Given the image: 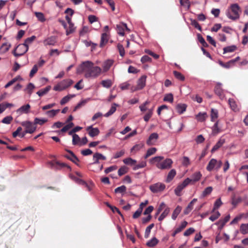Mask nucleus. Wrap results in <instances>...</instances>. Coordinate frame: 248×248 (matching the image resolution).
<instances>
[{
	"instance_id": "13d9d810",
	"label": "nucleus",
	"mask_w": 248,
	"mask_h": 248,
	"mask_svg": "<svg viewBox=\"0 0 248 248\" xmlns=\"http://www.w3.org/2000/svg\"><path fill=\"white\" fill-rule=\"evenodd\" d=\"M117 47L120 56L124 57L125 55V51L123 45L120 44H118L117 45Z\"/></svg>"
},
{
	"instance_id": "a878e982",
	"label": "nucleus",
	"mask_w": 248,
	"mask_h": 248,
	"mask_svg": "<svg viewBox=\"0 0 248 248\" xmlns=\"http://www.w3.org/2000/svg\"><path fill=\"white\" fill-rule=\"evenodd\" d=\"M114 61L112 60H108L105 61L103 64V71L104 72H107L113 64Z\"/></svg>"
},
{
	"instance_id": "c756f323",
	"label": "nucleus",
	"mask_w": 248,
	"mask_h": 248,
	"mask_svg": "<svg viewBox=\"0 0 248 248\" xmlns=\"http://www.w3.org/2000/svg\"><path fill=\"white\" fill-rule=\"evenodd\" d=\"M75 94H68L63 97L60 101V104L63 105L67 103L71 98L75 97Z\"/></svg>"
},
{
	"instance_id": "37998d69",
	"label": "nucleus",
	"mask_w": 248,
	"mask_h": 248,
	"mask_svg": "<svg viewBox=\"0 0 248 248\" xmlns=\"http://www.w3.org/2000/svg\"><path fill=\"white\" fill-rule=\"evenodd\" d=\"M218 117V111L217 109H211V119L212 121H215Z\"/></svg>"
},
{
	"instance_id": "de8ad7c7",
	"label": "nucleus",
	"mask_w": 248,
	"mask_h": 248,
	"mask_svg": "<svg viewBox=\"0 0 248 248\" xmlns=\"http://www.w3.org/2000/svg\"><path fill=\"white\" fill-rule=\"evenodd\" d=\"M146 166V162L145 161H142L140 162L139 164L135 165V166L133 167V169L134 170H137L139 169L143 168L145 167Z\"/></svg>"
},
{
	"instance_id": "dca6fc26",
	"label": "nucleus",
	"mask_w": 248,
	"mask_h": 248,
	"mask_svg": "<svg viewBox=\"0 0 248 248\" xmlns=\"http://www.w3.org/2000/svg\"><path fill=\"white\" fill-rule=\"evenodd\" d=\"M31 108V106L29 104L23 105L17 109L16 112L20 115L22 113L27 114L29 112Z\"/></svg>"
},
{
	"instance_id": "864d4df0",
	"label": "nucleus",
	"mask_w": 248,
	"mask_h": 248,
	"mask_svg": "<svg viewBox=\"0 0 248 248\" xmlns=\"http://www.w3.org/2000/svg\"><path fill=\"white\" fill-rule=\"evenodd\" d=\"M80 140V139L79 136L76 134H74L73 135V140H72V143L73 145L78 144Z\"/></svg>"
},
{
	"instance_id": "3c124183",
	"label": "nucleus",
	"mask_w": 248,
	"mask_h": 248,
	"mask_svg": "<svg viewBox=\"0 0 248 248\" xmlns=\"http://www.w3.org/2000/svg\"><path fill=\"white\" fill-rule=\"evenodd\" d=\"M35 38L36 37L35 36H32L30 37H29L25 40L24 43L23 44L26 46H29V45L31 44L35 40Z\"/></svg>"
},
{
	"instance_id": "6e6d98bb",
	"label": "nucleus",
	"mask_w": 248,
	"mask_h": 248,
	"mask_svg": "<svg viewBox=\"0 0 248 248\" xmlns=\"http://www.w3.org/2000/svg\"><path fill=\"white\" fill-rule=\"evenodd\" d=\"M13 118L11 116H8L4 117L1 121V122L5 124H10L12 121Z\"/></svg>"
},
{
	"instance_id": "393cba45",
	"label": "nucleus",
	"mask_w": 248,
	"mask_h": 248,
	"mask_svg": "<svg viewBox=\"0 0 248 248\" xmlns=\"http://www.w3.org/2000/svg\"><path fill=\"white\" fill-rule=\"evenodd\" d=\"M207 117L206 112H200L195 116V118L198 121L202 122L205 121Z\"/></svg>"
},
{
	"instance_id": "774afa93",
	"label": "nucleus",
	"mask_w": 248,
	"mask_h": 248,
	"mask_svg": "<svg viewBox=\"0 0 248 248\" xmlns=\"http://www.w3.org/2000/svg\"><path fill=\"white\" fill-rule=\"evenodd\" d=\"M34 88V85L32 83H30L28 84L26 90L28 91V93L31 94Z\"/></svg>"
},
{
	"instance_id": "72a5a7b5",
	"label": "nucleus",
	"mask_w": 248,
	"mask_h": 248,
	"mask_svg": "<svg viewBox=\"0 0 248 248\" xmlns=\"http://www.w3.org/2000/svg\"><path fill=\"white\" fill-rule=\"evenodd\" d=\"M163 101L165 102H168L172 103L173 101V95L171 93L166 94L163 98Z\"/></svg>"
},
{
	"instance_id": "680f3d73",
	"label": "nucleus",
	"mask_w": 248,
	"mask_h": 248,
	"mask_svg": "<svg viewBox=\"0 0 248 248\" xmlns=\"http://www.w3.org/2000/svg\"><path fill=\"white\" fill-rule=\"evenodd\" d=\"M212 190H213V188L211 186H208V187H206L204 190V191L202 192V196L205 197L207 195L210 194L211 193V192L212 191Z\"/></svg>"
},
{
	"instance_id": "1a4fd4ad",
	"label": "nucleus",
	"mask_w": 248,
	"mask_h": 248,
	"mask_svg": "<svg viewBox=\"0 0 248 248\" xmlns=\"http://www.w3.org/2000/svg\"><path fill=\"white\" fill-rule=\"evenodd\" d=\"M172 163L171 159L167 158L161 161V164L157 165V168L160 170L169 169L171 167Z\"/></svg>"
},
{
	"instance_id": "473e14b6",
	"label": "nucleus",
	"mask_w": 248,
	"mask_h": 248,
	"mask_svg": "<svg viewBox=\"0 0 248 248\" xmlns=\"http://www.w3.org/2000/svg\"><path fill=\"white\" fill-rule=\"evenodd\" d=\"M116 106H117V105L116 103H113L109 109V110L105 114H104V116L106 117H108L109 116L113 114L116 110Z\"/></svg>"
},
{
	"instance_id": "e2e57ef3",
	"label": "nucleus",
	"mask_w": 248,
	"mask_h": 248,
	"mask_svg": "<svg viewBox=\"0 0 248 248\" xmlns=\"http://www.w3.org/2000/svg\"><path fill=\"white\" fill-rule=\"evenodd\" d=\"M199 41L202 44L203 46L207 47L208 46L207 43L205 42L204 39L202 36L201 35L199 34L198 35Z\"/></svg>"
},
{
	"instance_id": "aec40b11",
	"label": "nucleus",
	"mask_w": 248,
	"mask_h": 248,
	"mask_svg": "<svg viewBox=\"0 0 248 248\" xmlns=\"http://www.w3.org/2000/svg\"><path fill=\"white\" fill-rule=\"evenodd\" d=\"M56 42V37L54 36H51L45 39L43 43L45 46H54Z\"/></svg>"
},
{
	"instance_id": "4be33fe9",
	"label": "nucleus",
	"mask_w": 248,
	"mask_h": 248,
	"mask_svg": "<svg viewBox=\"0 0 248 248\" xmlns=\"http://www.w3.org/2000/svg\"><path fill=\"white\" fill-rule=\"evenodd\" d=\"M109 39V34L107 32L102 34L100 46L103 47L108 42Z\"/></svg>"
},
{
	"instance_id": "f704fd0d",
	"label": "nucleus",
	"mask_w": 248,
	"mask_h": 248,
	"mask_svg": "<svg viewBox=\"0 0 248 248\" xmlns=\"http://www.w3.org/2000/svg\"><path fill=\"white\" fill-rule=\"evenodd\" d=\"M156 151H157L156 148H155V147H152V148H149V149H148L147 153H146L145 155L144 156V158L145 159L147 158L150 156L155 154V152H156Z\"/></svg>"
},
{
	"instance_id": "0e129e2a",
	"label": "nucleus",
	"mask_w": 248,
	"mask_h": 248,
	"mask_svg": "<svg viewBox=\"0 0 248 248\" xmlns=\"http://www.w3.org/2000/svg\"><path fill=\"white\" fill-rule=\"evenodd\" d=\"M181 6L187 7V9H189L190 7V4L189 0H179Z\"/></svg>"
},
{
	"instance_id": "f03ea898",
	"label": "nucleus",
	"mask_w": 248,
	"mask_h": 248,
	"mask_svg": "<svg viewBox=\"0 0 248 248\" xmlns=\"http://www.w3.org/2000/svg\"><path fill=\"white\" fill-rule=\"evenodd\" d=\"M74 83L71 79H64L54 87L53 90L56 91H62L65 90Z\"/></svg>"
},
{
	"instance_id": "c03bdc74",
	"label": "nucleus",
	"mask_w": 248,
	"mask_h": 248,
	"mask_svg": "<svg viewBox=\"0 0 248 248\" xmlns=\"http://www.w3.org/2000/svg\"><path fill=\"white\" fill-rule=\"evenodd\" d=\"M173 75L174 77L181 81H184L185 80V77L180 73L176 71H173Z\"/></svg>"
},
{
	"instance_id": "7ed1b4c3",
	"label": "nucleus",
	"mask_w": 248,
	"mask_h": 248,
	"mask_svg": "<svg viewBox=\"0 0 248 248\" xmlns=\"http://www.w3.org/2000/svg\"><path fill=\"white\" fill-rule=\"evenodd\" d=\"M230 8L233 15H231L230 13L227 14V16L233 20L238 19L240 17V13H241L240 7L237 3L232 4L231 5Z\"/></svg>"
},
{
	"instance_id": "4d7b16f0",
	"label": "nucleus",
	"mask_w": 248,
	"mask_h": 248,
	"mask_svg": "<svg viewBox=\"0 0 248 248\" xmlns=\"http://www.w3.org/2000/svg\"><path fill=\"white\" fill-rule=\"evenodd\" d=\"M240 231L243 234L248 233V224H242L240 227Z\"/></svg>"
},
{
	"instance_id": "0eeeda50",
	"label": "nucleus",
	"mask_w": 248,
	"mask_h": 248,
	"mask_svg": "<svg viewBox=\"0 0 248 248\" xmlns=\"http://www.w3.org/2000/svg\"><path fill=\"white\" fill-rule=\"evenodd\" d=\"M190 182L191 180L189 178H187L182 183L179 184L175 189V194L178 196H181V193L182 190L184 189Z\"/></svg>"
},
{
	"instance_id": "338daca9",
	"label": "nucleus",
	"mask_w": 248,
	"mask_h": 248,
	"mask_svg": "<svg viewBox=\"0 0 248 248\" xmlns=\"http://www.w3.org/2000/svg\"><path fill=\"white\" fill-rule=\"evenodd\" d=\"M38 65L37 64H35L32 69L31 70L30 73V77L31 78H32L34 76L35 74H36L38 71Z\"/></svg>"
},
{
	"instance_id": "58836bf2",
	"label": "nucleus",
	"mask_w": 248,
	"mask_h": 248,
	"mask_svg": "<svg viewBox=\"0 0 248 248\" xmlns=\"http://www.w3.org/2000/svg\"><path fill=\"white\" fill-rule=\"evenodd\" d=\"M69 27L67 28L66 27V35H68L72 33H73L75 31V28L74 27V24L73 23L68 24Z\"/></svg>"
},
{
	"instance_id": "ddd939ff",
	"label": "nucleus",
	"mask_w": 248,
	"mask_h": 248,
	"mask_svg": "<svg viewBox=\"0 0 248 248\" xmlns=\"http://www.w3.org/2000/svg\"><path fill=\"white\" fill-rule=\"evenodd\" d=\"M197 202V199H193L186 207L184 211V214L185 215H188L193 209L194 206Z\"/></svg>"
},
{
	"instance_id": "9b49d317",
	"label": "nucleus",
	"mask_w": 248,
	"mask_h": 248,
	"mask_svg": "<svg viewBox=\"0 0 248 248\" xmlns=\"http://www.w3.org/2000/svg\"><path fill=\"white\" fill-rule=\"evenodd\" d=\"M158 138L159 136L157 133H152L147 140L146 144L149 146L155 145Z\"/></svg>"
},
{
	"instance_id": "c85d7f7f",
	"label": "nucleus",
	"mask_w": 248,
	"mask_h": 248,
	"mask_svg": "<svg viewBox=\"0 0 248 248\" xmlns=\"http://www.w3.org/2000/svg\"><path fill=\"white\" fill-rule=\"evenodd\" d=\"M176 174V171L174 169L171 170L168 174L167 175V178L166 179V182L169 183L175 177Z\"/></svg>"
},
{
	"instance_id": "6e6552de",
	"label": "nucleus",
	"mask_w": 248,
	"mask_h": 248,
	"mask_svg": "<svg viewBox=\"0 0 248 248\" xmlns=\"http://www.w3.org/2000/svg\"><path fill=\"white\" fill-rule=\"evenodd\" d=\"M166 187L165 184L157 183L150 186V189L153 193H157L163 191Z\"/></svg>"
},
{
	"instance_id": "5701e85b",
	"label": "nucleus",
	"mask_w": 248,
	"mask_h": 248,
	"mask_svg": "<svg viewBox=\"0 0 248 248\" xmlns=\"http://www.w3.org/2000/svg\"><path fill=\"white\" fill-rule=\"evenodd\" d=\"M164 159V157L161 156H157L153 157L150 160V163L152 164H155L157 168V165L161 164L162 160Z\"/></svg>"
},
{
	"instance_id": "4468645a",
	"label": "nucleus",
	"mask_w": 248,
	"mask_h": 248,
	"mask_svg": "<svg viewBox=\"0 0 248 248\" xmlns=\"http://www.w3.org/2000/svg\"><path fill=\"white\" fill-rule=\"evenodd\" d=\"M51 165L56 169H61L64 168H66L70 171L71 170V167L67 164L64 163H61L59 161H56L54 163H51Z\"/></svg>"
},
{
	"instance_id": "412c9836",
	"label": "nucleus",
	"mask_w": 248,
	"mask_h": 248,
	"mask_svg": "<svg viewBox=\"0 0 248 248\" xmlns=\"http://www.w3.org/2000/svg\"><path fill=\"white\" fill-rule=\"evenodd\" d=\"M106 159V157L102 154L96 153L93 155V160H94L93 164H98L99 160H105Z\"/></svg>"
},
{
	"instance_id": "2f4dec72",
	"label": "nucleus",
	"mask_w": 248,
	"mask_h": 248,
	"mask_svg": "<svg viewBox=\"0 0 248 248\" xmlns=\"http://www.w3.org/2000/svg\"><path fill=\"white\" fill-rule=\"evenodd\" d=\"M202 174L200 172H196L192 174L191 176V179H190L191 182H197L202 177Z\"/></svg>"
},
{
	"instance_id": "69168bd1",
	"label": "nucleus",
	"mask_w": 248,
	"mask_h": 248,
	"mask_svg": "<svg viewBox=\"0 0 248 248\" xmlns=\"http://www.w3.org/2000/svg\"><path fill=\"white\" fill-rule=\"evenodd\" d=\"M187 224V222L186 221H184L176 229L179 232H180L186 226Z\"/></svg>"
},
{
	"instance_id": "6ab92c4d",
	"label": "nucleus",
	"mask_w": 248,
	"mask_h": 248,
	"mask_svg": "<svg viewBox=\"0 0 248 248\" xmlns=\"http://www.w3.org/2000/svg\"><path fill=\"white\" fill-rule=\"evenodd\" d=\"M87 130L88 131L89 136L91 137L96 136L100 133L99 130L98 128H93L92 126L88 127Z\"/></svg>"
},
{
	"instance_id": "2eb2a0df",
	"label": "nucleus",
	"mask_w": 248,
	"mask_h": 248,
	"mask_svg": "<svg viewBox=\"0 0 248 248\" xmlns=\"http://www.w3.org/2000/svg\"><path fill=\"white\" fill-rule=\"evenodd\" d=\"M66 151L69 153V155H65L64 156L71 160L72 162L74 163L75 164L78 165L77 162H79V159L77 157V156L74 154V153L70 150H66Z\"/></svg>"
},
{
	"instance_id": "bf43d9fd",
	"label": "nucleus",
	"mask_w": 248,
	"mask_h": 248,
	"mask_svg": "<svg viewBox=\"0 0 248 248\" xmlns=\"http://www.w3.org/2000/svg\"><path fill=\"white\" fill-rule=\"evenodd\" d=\"M181 210L182 207L178 205L174 210L172 213V217H177L179 214V213L181 212Z\"/></svg>"
},
{
	"instance_id": "bb28decb",
	"label": "nucleus",
	"mask_w": 248,
	"mask_h": 248,
	"mask_svg": "<svg viewBox=\"0 0 248 248\" xmlns=\"http://www.w3.org/2000/svg\"><path fill=\"white\" fill-rule=\"evenodd\" d=\"M225 142L224 139H220L217 142L211 150V152L213 153L217 150L220 147H221Z\"/></svg>"
},
{
	"instance_id": "c9c22d12",
	"label": "nucleus",
	"mask_w": 248,
	"mask_h": 248,
	"mask_svg": "<svg viewBox=\"0 0 248 248\" xmlns=\"http://www.w3.org/2000/svg\"><path fill=\"white\" fill-rule=\"evenodd\" d=\"M158 242V240L155 237H154L148 241L146 243V245L149 247H153L156 245Z\"/></svg>"
},
{
	"instance_id": "cd10ccee",
	"label": "nucleus",
	"mask_w": 248,
	"mask_h": 248,
	"mask_svg": "<svg viewBox=\"0 0 248 248\" xmlns=\"http://www.w3.org/2000/svg\"><path fill=\"white\" fill-rule=\"evenodd\" d=\"M187 108V105L185 104H178L176 106V109L177 112L180 114H183L186 110Z\"/></svg>"
},
{
	"instance_id": "49530a36",
	"label": "nucleus",
	"mask_w": 248,
	"mask_h": 248,
	"mask_svg": "<svg viewBox=\"0 0 248 248\" xmlns=\"http://www.w3.org/2000/svg\"><path fill=\"white\" fill-rule=\"evenodd\" d=\"M47 121V119H39L38 118H35L34 120V124H38L39 125H43Z\"/></svg>"
},
{
	"instance_id": "603ef678",
	"label": "nucleus",
	"mask_w": 248,
	"mask_h": 248,
	"mask_svg": "<svg viewBox=\"0 0 248 248\" xmlns=\"http://www.w3.org/2000/svg\"><path fill=\"white\" fill-rule=\"evenodd\" d=\"M153 115V110L149 109L148 112L143 117L144 120L147 122L149 121V119L151 118Z\"/></svg>"
},
{
	"instance_id": "8fccbe9b",
	"label": "nucleus",
	"mask_w": 248,
	"mask_h": 248,
	"mask_svg": "<svg viewBox=\"0 0 248 248\" xmlns=\"http://www.w3.org/2000/svg\"><path fill=\"white\" fill-rule=\"evenodd\" d=\"M126 190V187L125 186H121L117 187L116 189H115V193H123L125 192Z\"/></svg>"
},
{
	"instance_id": "b1692460",
	"label": "nucleus",
	"mask_w": 248,
	"mask_h": 248,
	"mask_svg": "<svg viewBox=\"0 0 248 248\" xmlns=\"http://www.w3.org/2000/svg\"><path fill=\"white\" fill-rule=\"evenodd\" d=\"M217 164V160L216 159L214 158L211 159L206 167V170L209 171H211L214 169H215Z\"/></svg>"
},
{
	"instance_id": "052dcab7",
	"label": "nucleus",
	"mask_w": 248,
	"mask_h": 248,
	"mask_svg": "<svg viewBox=\"0 0 248 248\" xmlns=\"http://www.w3.org/2000/svg\"><path fill=\"white\" fill-rule=\"evenodd\" d=\"M154 207L153 206H149L144 211V215H148L147 217H151L150 214L153 211Z\"/></svg>"
},
{
	"instance_id": "f8f14e48",
	"label": "nucleus",
	"mask_w": 248,
	"mask_h": 248,
	"mask_svg": "<svg viewBox=\"0 0 248 248\" xmlns=\"http://www.w3.org/2000/svg\"><path fill=\"white\" fill-rule=\"evenodd\" d=\"M221 86V84L220 83H217L215 87L214 91L215 93L218 95L220 99H223L225 95Z\"/></svg>"
},
{
	"instance_id": "a18cd8bd",
	"label": "nucleus",
	"mask_w": 248,
	"mask_h": 248,
	"mask_svg": "<svg viewBox=\"0 0 248 248\" xmlns=\"http://www.w3.org/2000/svg\"><path fill=\"white\" fill-rule=\"evenodd\" d=\"M60 111V109H52L50 110L47 111L46 113L47 115H48L50 117H54Z\"/></svg>"
},
{
	"instance_id": "09e8293b",
	"label": "nucleus",
	"mask_w": 248,
	"mask_h": 248,
	"mask_svg": "<svg viewBox=\"0 0 248 248\" xmlns=\"http://www.w3.org/2000/svg\"><path fill=\"white\" fill-rule=\"evenodd\" d=\"M11 46L10 44H8L7 43L3 44L0 47V51L2 53H5L8 51Z\"/></svg>"
},
{
	"instance_id": "4c0bfd02",
	"label": "nucleus",
	"mask_w": 248,
	"mask_h": 248,
	"mask_svg": "<svg viewBox=\"0 0 248 248\" xmlns=\"http://www.w3.org/2000/svg\"><path fill=\"white\" fill-rule=\"evenodd\" d=\"M101 85L105 88H109L112 85V82L110 79L103 80L101 81Z\"/></svg>"
},
{
	"instance_id": "a211bd4d",
	"label": "nucleus",
	"mask_w": 248,
	"mask_h": 248,
	"mask_svg": "<svg viewBox=\"0 0 248 248\" xmlns=\"http://www.w3.org/2000/svg\"><path fill=\"white\" fill-rule=\"evenodd\" d=\"M228 103L230 105V108L233 111L235 112L239 111L240 108L233 99L230 98L228 100Z\"/></svg>"
},
{
	"instance_id": "9d476101",
	"label": "nucleus",
	"mask_w": 248,
	"mask_h": 248,
	"mask_svg": "<svg viewBox=\"0 0 248 248\" xmlns=\"http://www.w3.org/2000/svg\"><path fill=\"white\" fill-rule=\"evenodd\" d=\"M116 30L117 33L121 36H124V31L126 30L128 32L130 31V30L127 27L126 24L124 23H121L117 25Z\"/></svg>"
},
{
	"instance_id": "20e7f679",
	"label": "nucleus",
	"mask_w": 248,
	"mask_h": 248,
	"mask_svg": "<svg viewBox=\"0 0 248 248\" xmlns=\"http://www.w3.org/2000/svg\"><path fill=\"white\" fill-rule=\"evenodd\" d=\"M29 49V46L22 44L18 45L14 49L13 54L16 57H19L24 55Z\"/></svg>"
},
{
	"instance_id": "7c9ffc66",
	"label": "nucleus",
	"mask_w": 248,
	"mask_h": 248,
	"mask_svg": "<svg viewBox=\"0 0 248 248\" xmlns=\"http://www.w3.org/2000/svg\"><path fill=\"white\" fill-rule=\"evenodd\" d=\"M51 87L50 86H48L46 87L45 88L41 89L38 91L36 93L40 96H42L45 94H46L50 90Z\"/></svg>"
},
{
	"instance_id": "5fc2aeb1",
	"label": "nucleus",
	"mask_w": 248,
	"mask_h": 248,
	"mask_svg": "<svg viewBox=\"0 0 248 248\" xmlns=\"http://www.w3.org/2000/svg\"><path fill=\"white\" fill-rule=\"evenodd\" d=\"M191 24L200 31H202V27L195 19H191Z\"/></svg>"
},
{
	"instance_id": "79ce46f5",
	"label": "nucleus",
	"mask_w": 248,
	"mask_h": 248,
	"mask_svg": "<svg viewBox=\"0 0 248 248\" xmlns=\"http://www.w3.org/2000/svg\"><path fill=\"white\" fill-rule=\"evenodd\" d=\"M35 16L37 18L38 20L42 22L46 21L44 15L41 12H35Z\"/></svg>"
},
{
	"instance_id": "a19ab883",
	"label": "nucleus",
	"mask_w": 248,
	"mask_h": 248,
	"mask_svg": "<svg viewBox=\"0 0 248 248\" xmlns=\"http://www.w3.org/2000/svg\"><path fill=\"white\" fill-rule=\"evenodd\" d=\"M128 168L126 166L121 167L118 171V173L119 176H122L128 172Z\"/></svg>"
},
{
	"instance_id": "ea45409f",
	"label": "nucleus",
	"mask_w": 248,
	"mask_h": 248,
	"mask_svg": "<svg viewBox=\"0 0 248 248\" xmlns=\"http://www.w3.org/2000/svg\"><path fill=\"white\" fill-rule=\"evenodd\" d=\"M236 49V46H231L223 48V53H226L228 52H232L234 51Z\"/></svg>"
},
{
	"instance_id": "e433bc0d",
	"label": "nucleus",
	"mask_w": 248,
	"mask_h": 248,
	"mask_svg": "<svg viewBox=\"0 0 248 248\" xmlns=\"http://www.w3.org/2000/svg\"><path fill=\"white\" fill-rule=\"evenodd\" d=\"M123 162L124 164L133 166L135 165L137 161L136 160L133 159L132 158L130 157L125 158L123 160Z\"/></svg>"
},
{
	"instance_id": "f257e3e1",
	"label": "nucleus",
	"mask_w": 248,
	"mask_h": 248,
	"mask_svg": "<svg viewBox=\"0 0 248 248\" xmlns=\"http://www.w3.org/2000/svg\"><path fill=\"white\" fill-rule=\"evenodd\" d=\"M102 69L100 67L94 66L93 63L90 61L83 62L78 69V73L84 72L86 78H96L100 75Z\"/></svg>"
},
{
	"instance_id": "423d86ee",
	"label": "nucleus",
	"mask_w": 248,
	"mask_h": 248,
	"mask_svg": "<svg viewBox=\"0 0 248 248\" xmlns=\"http://www.w3.org/2000/svg\"><path fill=\"white\" fill-rule=\"evenodd\" d=\"M21 125L26 128L25 133L32 134L34 132L36 129L35 124L30 121H24L21 123Z\"/></svg>"
},
{
	"instance_id": "39448f33",
	"label": "nucleus",
	"mask_w": 248,
	"mask_h": 248,
	"mask_svg": "<svg viewBox=\"0 0 248 248\" xmlns=\"http://www.w3.org/2000/svg\"><path fill=\"white\" fill-rule=\"evenodd\" d=\"M163 211L160 217H166L167 216L170 211V208H169L164 202H161L158 206L155 216H158L160 212Z\"/></svg>"
},
{
	"instance_id": "f3484780",
	"label": "nucleus",
	"mask_w": 248,
	"mask_h": 248,
	"mask_svg": "<svg viewBox=\"0 0 248 248\" xmlns=\"http://www.w3.org/2000/svg\"><path fill=\"white\" fill-rule=\"evenodd\" d=\"M146 78V76L143 75L138 80L137 87L139 90L142 89L145 86Z\"/></svg>"
}]
</instances>
